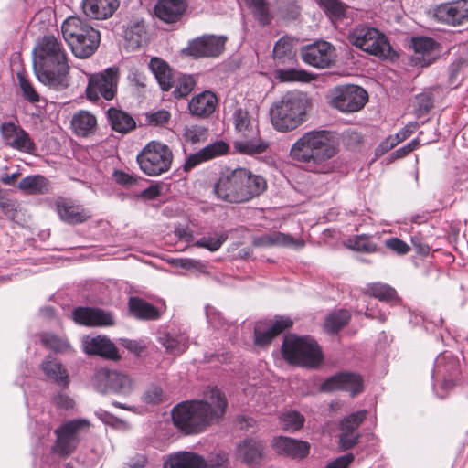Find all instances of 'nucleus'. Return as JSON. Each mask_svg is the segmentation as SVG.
<instances>
[{
	"label": "nucleus",
	"mask_w": 468,
	"mask_h": 468,
	"mask_svg": "<svg viewBox=\"0 0 468 468\" xmlns=\"http://www.w3.org/2000/svg\"><path fill=\"white\" fill-rule=\"evenodd\" d=\"M226 408L225 395L213 388L205 393L203 399L186 400L174 407L173 423L186 435L198 434L211 424L218 422Z\"/></svg>",
	"instance_id": "nucleus-1"
},
{
	"label": "nucleus",
	"mask_w": 468,
	"mask_h": 468,
	"mask_svg": "<svg viewBox=\"0 0 468 468\" xmlns=\"http://www.w3.org/2000/svg\"><path fill=\"white\" fill-rule=\"evenodd\" d=\"M337 147L331 132L312 130L304 133L292 145L289 156L305 171L328 174L335 167Z\"/></svg>",
	"instance_id": "nucleus-2"
},
{
	"label": "nucleus",
	"mask_w": 468,
	"mask_h": 468,
	"mask_svg": "<svg viewBox=\"0 0 468 468\" xmlns=\"http://www.w3.org/2000/svg\"><path fill=\"white\" fill-rule=\"evenodd\" d=\"M33 69L38 80L50 88L67 86L69 65L62 43L53 35H45L33 49Z\"/></svg>",
	"instance_id": "nucleus-3"
},
{
	"label": "nucleus",
	"mask_w": 468,
	"mask_h": 468,
	"mask_svg": "<svg viewBox=\"0 0 468 468\" xmlns=\"http://www.w3.org/2000/svg\"><path fill=\"white\" fill-rule=\"evenodd\" d=\"M267 182L245 168L222 174L215 183L213 193L218 199L228 203L247 202L266 190Z\"/></svg>",
	"instance_id": "nucleus-4"
},
{
	"label": "nucleus",
	"mask_w": 468,
	"mask_h": 468,
	"mask_svg": "<svg viewBox=\"0 0 468 468\" xmlns=\"http://www.w3.org/2000/svg\"><path fill=\"white\" fill-rule=\"evenodd\" d=\"M308 106L306 94L297 90L287 92L271 107L270 115L273 127L280 132L296 129L303 122Z\"/></svg>",
	"instance_id": "nucleus-5"
},
{
	"label": "nucleus",
	"mask_w": 468,
	"mask_h": 468,
	"mask_svg": "<svg viewBox=\"0 0 468 468\" xmlns=\"http://www.w3.org/2000/svg\"><path fill=\"white\" fill-rule=\"evenodd\" d=\"M65 41L78 58L91 57L101 42L100 32L79 16H69L61 25Z\"/></svg>",
	"instance_id": "nucleus-6"
},
{
	"label": "nucleus",
	"mask_w": 468,
	"mask_h": 468,
	"mask_svg": "<svg viewBox=\"0 0 468 468\" xmlns=\"http://www.w3.org/2000/svg\"><path fill=\"white\" fill-rule=\"evenodd\" d=\"M282 353L290 364L306 367H316L322 361L318 344L310 336L288 335L284 337Z\"/></svg>",
	"instance_id": "nucleus-7"
},
{
	"label": "nucleus",
	"mask_w": 468,
	"mask_h": 468,
	"mask_svg": "<svg viewBox=\"0 0 468 468\" xmlns=\"http://www.w3.org/2000/svg\"><path fill=\"white\" fill-rule=\"evenodd\" d=\"M173 158V152L167 144L151 141L137 154L136 161L144 174L158 176L170 170Z\"/></svg>",
	"instance_id": "nucleus-8"
},
{
	"label": "nucleus",
	"mask_w": 468,
	"mask_h": 468,
	"mask_svg": "<svg viewBox=\"0 0 468 468\" xmlns=\"http://www.w3.org/2000/svg\"><path fill=\"white\" fill-rule=\"evenodd\" d=\"M348 40L363 51L380 58H389L392 52V48L386 36L378 29L366 25L356 26L348 34Z\"/></svg>",
	"instance_id": "nucleus-9"
},
{
	"label": "nucleus",
	"mask_w": 468,
	"mask_h": 468,
	"mask_svg": "<svg viewBox=\"0 0 468 468\" xmlns=\"http://www.w3.org/2000/svg\"><path fill=\"white\" fill-rule=\"evenodd\" d=\"M120 70L118 67H110L101 72L91 74L86 89V95L90 101H96L102 97L110 101L117 92Z\"/></svg>",
	"instance_id": "nucleus-10"
},
{
	"label": "nucleus",
	"mask_w": 468,
	"mask_h": 468,
	"mask_svg": "<svg viewBox=\"0 0 468 468\" xmlns=\"http://www.w3.org/2000/svg\"><path fill=\"white\" fill-rule=\"evenodd\" d=\"M88 425L85 420H72L58 426L54 431L56 440L51 452L63 459L71 455L80 442L79 431Z\"/></svg>",
	"instance_id": "nucleus-11"
},
{
	"label": "nucleus",
	"mask_w": 468,
	"mask_h": 468,
	"mask_svg": "<svg viewBox=\"0 0 468 468\" xmlns=\"http://www.w3.org/2000/svg\"><path fill=\"white\" fill-rule=\"evenodd\" d=\"M368 99L367 91L356 85L337 86L330 90V105L342 112L361 110Z\"/></svg>",
	"instance_id": "nucleus-12"
},
{
	"label": "nucleus",
	"mask_w": 468,
	"mask_h": 468,
	"mask_svg": "<svg viewBox=\"0 0 468 468\" xmlns=\"http://www.w3.org/2000/svg\"><path fill=\"white\" fill-rule=\"evenodd\" d=\"M94 386L102 394L128 396L134 389V381L124 372L101 368L95 373Z\"/></svg>",
	"instance_id": "nucleus-13"
},
{
	"label": "nucleus",
	"mask_w": 468,
	"mask_h": 468,
	"mask_svg": "<svg viewBox=\"0 0 468 468\" xmlns=\"http://www.w3.org/2000/svg\"><path fill=\"white\" fill-rule=\"evenodd\" d=\"M227 37L205 35L189 41L184 52L195 58H216L224 50Z\"/></svg>",
	"instance_id": "nucleus-14"
},
{
	"label": "nucleus",
	"mask_w": 468,
	"mask_h": 468,
	"mask_svg": "<svg viewBox=\"0 0 468 468\" xmlns=\"http://www.w3.org/2000/svg\"><path fill=\"white\" fill-rule=\"evenodd\" d=\"M300 54L306 64L320 69L330 67L335 58V48L326 41H316L303 47Z\"/></svg>",
	"instance_id": "nucleus-15"
},
{
	"label": "nucleus",
	"mask_w": 468,
	"mask_h": 468,
	"mask_svg": "<svg viewBox=\"0 0 468 468\" xmlns=\"http://www.w3.org/2000/svg\"><path fill=\"white\" fill-rule=\"evenodd\" d=\"M0 131L5 144L11 148L26 153L35 150V144L29 134L19 125L12 122H3Z\"/></svg>",
	"instance_id": "nucleus-16"
},
{
	"label": "nucleus",
	"mask_w": 468,
	"mask_h": 468,
	"mask_svg": "<svg viewBox=\"0 0 468 468\" xmlns=\"http://www.w3.org/2000/svg\"><path fill=\"white\" fill-rule=\"evenodd\" d=\"M434 18L448 25H460L468 19V0H456L438 5L433 10Z\"/></svg>",
	"instance_id": "nucleus-17"
},
{
	"label": "nucleus",
	"mask_w": 468,
	"mask_h": 468,
	"mask_svg": "<svg viewBox=\"0 0 468 468\" xmlns=\"http://www.w3.org/2000/svg\"><path fill=\"white\" fill-rule=\"evenodd\" d=\"M75 323L86 326H109L114 324L112 313L100 308L77 307L72 312Z\"/></svg>",
	"instance_id": "nucleus-18"
},
{
	"label": "nucleus",
	"mask_w": 468,
	"mask_h": 468,
	"mask_svg": "<svg viewBox=\"0 0 468 468\" xmlns=\"http://www.w3.org/2000/svg\"><path fill=\"white\" fill-rule=\"evenodd\" d=\"M324 391L346 390L355 396L363 390V382L359 375L342 372L327 378L322 385Z\"/></svg>",
	"instance_id": "nucleus-19"
},
{
	"label": "nucleus",
	"mask_w": 468,
	"mask_h": 468,
	"mask_svg": "<svg viewBox=\"0 0 468 468\" xmlns=\"http://www.w3.org/2000/svg\"><path fill=\"white\" fill-rule=\"evenodd\" d=\"M275 452L282 456L294 460H303L310 453V444L301 440L280 436L272 441Z\"/></svg>",
	"instance_id": "nucleus-20"
},
{
	"label": "nucleus",
	"mask_w": 468,
	"mask_h": 468,
	"mask_svg": "<svg viewBox=\"0 0 468 468\" xmlns=\"http://www.w3.org/2000/svg\"><path fill=\"white\" fill-rule=\"evenodd\" d=\"M292 325L289 317H276L275 321L258 323L254 329L255 344L258 346L269 345L273 337Z\"/></svg>",
	"instance_id": "nucleus-21"
},
{
	"label": "nucleus",
	"mask_w": 468,
	"mask_h": 468,
	"mask_svg": "<svg viewBox=\"0 0 468 468\" xmlns=\"http://www.w3.org/2000/svg\"><path fill=\"white\" fill-rule=\"evenodd\" d=\"M83 350L87 355H96L112 360H119L120 355L115 345L106 336H85L82 340Z\"/></svg>",
	"instance_id": "nucleus-22"
},
{
	"label": "nucleus",
	"mask_w": 468,
	"mask_h": 468,
	"mask_svg": "<svg viewBox=\"0 0 468 468\" xmlns=\"http://www.w3.org/2000/svg\"><path fill=\"white\" fill-rule=\"evenodd\" d=\"M237 458L249 466L260 465L264 455L262 441L246 438L240 441L236 447Z\"/></svg>",
	"instance_id": "nucleus-23"
},
{
	"label": "nucleus",
	"mask_w": 468,
	"mask_h": 468,
	"mask_svg": "<svg viewBox=\"0 0 468 468\" xmlns=\"http://www.w3.org/2000/svg\"><path fill=\"white\" fill-rule=\"evenodd\" d=\"M229 151V145L223 141L209 144L199 151L189 154L183 165L184 171L188 172L198 165L215 157L220 156Z\"/></svg>",
	"instance_id": "nucleus-24"
},
{
	"label": "nucleus",
	"mask_w": 468,
	"mask_h": 468,
	"mask_svg": "<svg viewBox=\"0 0 468 468\" xmlns=\"http://www.w3.org/2000/svg\"><path fill=\"white\" fill-rule=\"evenodd\" d=\"M56 207L60 219L68 224H80L91 217L82 206L62 197L56 201Z\"/></svg>",
	"instance_id": "nucleus-25"
},
{
	"label": "nucleus",
	"mask_w": 468,
	"mask_h": 468,
	"mask_svg": "<svg viewBox=\"0 0 468 468\" xmlns=\"http://www.w3.org/2000/svg\"><path fill=\"white\" fill-rule=\"evenodd\" d=\"M459 372L458 363L451 356L445 354L439 356L435 361V367L432 373L433 378L443 377L442 388L451 389L454 387L452 377Z\"/></svg>",
	"instance_id": "nucleus-26"
},
{
	"label": "nucleus",
	"mask_w": 468,
	"mask_h": 468,
	"mask_svg": "<svg viewBox=\"0 0 468 468\" xmlns=\"http://www.w3.org/2000/svg\"><path fill=\"white\" fill-rule=\"evenodd\" d=\"M252 245L254 247L260 248L284 246L299 249L304 246V241L303 239H296L288 234L273 231L268 234L254 237L252 239Z\"/></svg>",
	"instance_id": "nucleus-27"
},
{
	"label": "nucleus",
	"mask_w": 468,
	"mask_h": 468,
	"mask_svg": "<svg viewBox=\"0 0 468 468\" xmlns=\"http://www.w3.org/2000/svg\"><path fill=\"white\" fill-rule=\"evenodd\" d=\"M185 0H158L154 6L156 16L165 23L178 21L186 9Z\"/></svg>",
	"instance_id": "nucleus-28"
},
{
	"label": "nucleus",
	"mask_w": 468,
	"mask_h": 468,
	"mask_svg": "<svg viewBox=\"0 0 468 468\" xmlns=\"http://www.w3.org/2000/svg\"><path fill=\"white\" fill-rule=\"evenodd\" d=\"M119 6V0H83L82 10L92 19H107Z\"/></svg>",
	"instance_id": "nucleus-29"
},
{
	"label": "nucleus",
	"mask_w": 468,
	"mask_h": 468,
	"mask_svg": "<svg viewBox=\"0 0 468 468\" xmlns=\"http://www.w3.org/2000/svg\"><path fill=\"white\" fill-rule=\"evenodd\" d=\"M217 104L216 95L212 91L205 90L191 99L188 109L192 115L208 117L214 112Z\"/></svg>",
	"instance_id": "nucleus-30"
},
{
	"label": "nucleus",
	"mask_w": 468,
	"mask_h": 468,
	"mask_svg": "<svg viewBox=\"0 0 468 468\" xmlns=\"http://www.w3.org/2000/svg\"><path fill=\"white\" fill-rule=\"evenodd\" d=\"M45 376L62 388L69 384V374L65 367L51 355L47 356L40 365Z\"/></svg>",
	"instance_id": "nucleus-31"
},
{
	"label": "nucleus",
	"mask_w": 468,
	"mask_h": 468,
	"mask_svg": "<svg viewBox=\"0 0 468 468\" xmlns=\"http://www.w3.org/2000/svg\"><path fill=\"white\" fill-rule=\"evenodd\" d=\"M157 341L167 354L174 356H179L188 348V337L181 333L161 332Z\"/></svg>",
	"instance_id": "nucleus-32"
},
{
	"label": "nucleus",
	"mask_w": 468,
	"mask_h": 468,
	"mask_svg": "<svg viewBox=\"0 0 468 468\" xmlns=\"http://www.w3.org/2000/svg\"><path fill=\"white\" fill-rule=\"evenodd\" d=\"M149 68L163 90H169L176 83V76L173 73L172 69L165 60L156 57L152 58L149 63Z\"/></svg>",
	"instance_id": "nucleus-33"
},
{
	"label": "nucleus",
	"mask_w": 468,
	"mask_h": 468,
	"mask_svg": "<svg viewBox=\"0 0 468 468\" xmlns=\"http://www.w3.org/2000/svg\"><path fill=\"white\" fill-rule=\"evenodd\" d=\"M71 126L76 135L87 137L96 132L97 119L90 112L80 111L73 115Z\"/></svg>",
	"instance_id": "nucleus-34"
},
{
	"label": "nucleus",
	"mask_w": 468,
	"mask_h": 468,
	"mask_svg": "<svg viewBox=\"0 0 468 468\" xmlns=\"http://www.w3.org/2000/svg\"><path fill=\"white\" fill-rule=\"evenodd\" d=\"M206 461L197 453L179 452L165 463L163 468H206Z\"/></svg>",
	"instance_id": "nucleus-35"
},
{
	"label": "nucleus",
	"mask_w": 468,
	"mask_h": 468,
	"mask_svg": "<svg viewBox=\"0 0 468 468\" xmlns=\"http://www.w3.org/2000/svg\"><path fill=\"white\" fill-rule=\"evenodd\" d=\"M41 344L47 348L58 355H74L75 349L65 336L58 335L51 332H45L40 335Z\"/></svg>",
	"instance_id": "nucleus-36"
},
{
	"label": "nucleus",
	"mask_w": 468,
	"mask_h": 468,
	"mask_svg": "<svg viewBox=\"0 0 468 468\" xmlns=\"http://www.w3.org/2000/svg\"><path fill=\"white\" fill-rule=\"evenodd\" d=\"M128 305L131 314L139 320H157L161 315L156 307L139 297H131Z\"/></svg>",
	"instance_id": "nucleus-37"
},
{
	"label": "nucleus",
	"mask_w": 468,
	"mask_h": 468,
	"mask_svg": "<svg viewBox=\"0 0 468 468\" xmlns=\"http://www.w3.org/2000/svg\"><path fill=\"white\" fill-rule=\"evenodd\" d=\"M18 188L30 195H44L51 190V185L48 178L41 175L27 176L18 184Z\"/></svg>",
	"instance_id": "nucleus-38"
},
{
	"label": "nucleus",
	"mask_w": 468,
	"mask_h": 468,
	"mask_svg": "<svg viewBox=\"0 0 468 468\" xmlns=\"http://www.w3.org/2000/svg\"><path fill=\"white\" fill-rule=\"evenodd\" d=\"M233 124L235 130L242 136L258 134L256 121L251 118L249 112L242 108H237L233 112Z\"/></svg>",
	"instance_id": "nucleus-39"
},
{
	"label": "nucleus",
	"mask_w": 468,
	"mask_h": 468,
	"mask_svg": "<svg viewBox=\"0 0 468 468\" xmlns=\"http://www.w3.org/2000/svg\"><path fill=\"white\" fill-rule=\"evenodd\" d=\"M234 148L240 154L254 155L265 153L269 148V143L257 136V134H253L237 140L234 143Z\"/></svg>",
	"instance_id": "nucleus-40"
},
{
	"label": "nucleus",
	"mask_w": 468,
	"mask_h": 468,
	"mask_svg": "<svg viewBox=\"0 0 468 468\" xmlns=\"http://www.w3.org/2000/svg\"><path fill=\"white\" fill-rule=\"evenodd\" d=\"M112 130L121 133H127L136 127L134 119L127 112L110 108L107 112Z\"/></svg>",
	"instance_id": "nucleus-41"
},
{
	"label": "nucleus",
	"mask_w": 468,
	"mask_h": 468,
	"mask_svg": "<svg viewBox=\"0 0 468 468\" xmlns=\"http://www.w3.org/2000/svg\"><path fill=\"white\" fill-rule=\"evenodd\" d=\"M273 59L276 65H293L296 61L292 40L289 37H281L273 48Z\"/></svg>",
	"instance_id": "nucleus-42"
},
{
	"label": "nucleus",
	"mask_w": 468,
	"mask_h": 468,
	"mask_svg": "<svg viewBox=\"0 0 468 468\" xmlns=\"http://www.w3.org/2000/svg\"><path fill=\"white\" fill-rule=\"evenodd\" d=\"M362 292L365 295L377 298L381 302H391L397 299V292L395 289L381 282L368 283L367 287L363 289Z\"/></svg>",
	"instance_id": "nucleus-43"
},
{
	"label": "nucleus",
	"mask_w": 468,
	"mask_h": 468,
	"mask_svg": "<svg viewBox=\"0 0 468 468\" xmlns=\"http://www.w3.org/2000/svg\"><path fill=\"white\" fill-rule=\"evenodd\" d=\"M145 27L143 20L133 19L129 22L124 30V38L133 48L141 46L145 37Z\"/></svg>",
	"instance_id": "nucleus-44"
},
{
	"label": "nucleus",
	"mask_w": 468,
	"mask_h": 468,
	"mask_svg": "<svg viewBox=\"0 0 468 468\" xmlns=\"http://www.w3.org/2000/svg\"><path fill=\"white\" fill-rule=\"evenodd\" d=\"M320 7L332 20H340L346 16L347 5L341 0H318Z\"/></svg>",
	"instance_id": "nucleus-45"
},
{
	"label": "nucleus",
	"mask_w": 468,
	"mask_h": 468,
	"mask_svg": "<svg viewBox=\"0 0 468 468\" xmlns=\"http://www.w3.org/2000/svg\"><path fill=\"white\" fill-rule=\"evenodd\" d=\"M228 235L224 232H212L203 236L194 242V246L204 248L210 251H217L227 240Z\"/></svg>",
	"instance_id": "nucleus-46"
},
{
	"label": "nucleus",
	"mask_w": 468,
	"mask_h": 468,
	"mask_svg": "<svg viewBox=\"0 0 468 468\" xmlns=\"http://www.w3.org/2000/svg\"><path fill=\"white\" fill-rule=\"evenodd\" d=\"M350 314L346 310H339L330 314L324 321V329L331 334L337 333L349 321Z\"/></svg>",
	"instance_id": "nucleus-47"
},
{
	"label": "nucleus",
	"mask_w": 468,
	"mask_h": 468,
	"mask_svg": "<svg viewBox=\"0 0 468 468\" xmlns=\"http://www.w3.org/2000/svg\"><path fill=\"white\" fill-rule=\"evenodd\" d=\"M348 247L356 251L364 253H374L378 251L377 244L372 240L369 235H356L348 239Z\"/></svg>",
	"instance_id": "nucleus-48"
},
{
	"label": "nucleus",
	"mask_w": 468,
	"mask_h": 468,
	"mask_svg": "<svg viewBox=\"0 0 468 468\" xmlns=\"http://www.w3.org/2000/svg\"><path fill=\"white\" fill-rule=\"evenodd\" d=\"M280 421L283 430L296 431L303 428L305 418L296 410H287L280 415Z\"/></svg>",
	"instance_id": "nucleus-49"
},
{
	"label": "nucleus",
	"mask_w": 468,
	"mask_h": 468,
	"mask_svg": "<svg viewBox=\"0 0 468 468\" xmlns=\"http://www.w3.org/2000/svg\"><path fill=\"white\" fill-rule=\"evenodd\" d=\"M274 76L282 82L310 80V75L305 70L295 68L277 69L274 71Z\"/></svg>",
	"instance_id": "nucleus-50"
},
{
	"label": "nucleus",
	"mask_w": 468,
	"mask_h": 468,
	"mask_svg": "<svg viewBox=\"0 0 468 468\" xmlns=\"http://www.w3.org/2000/svg\"><path fill=\"white\" fill-rule=\"evenodd\" d=\"M367 416V410H359L351 413L340 422V431L358 433L356 430L362 424Z\"/></svg>",
	"instance_id": "nucleus-51"
},
{
	"label": "nucleus",
	"mask_w": 468,
	"mask_h": 468,
	"mask_svg": "<svg viewBox=\"0 0 468 468\" xmlns=\"http://www.w3.org/2000/svg\"><path fill=\"white\" fill-rule=\"evenodd\" d=\"M207 129L201 125H189L184 129V139L193 144L205 142L207 139Z\"/></svg>",
	"instance_id": "nucleus-52"
},
{
	"label": "nucleus",
	"mask_w": 468,
	"mask_h": 468,
	"mask_svg": "<svg viewBox=\"0 0 468 468\" xmlns=\"http://www.w3.org/2000/svg\"><path fill=\"white\" fill-rule=\"evenodd\" d=\"M411 47L416 54L429 55L437 47V42L429 37H415L411 39Z\"/></svg>",
	"instance_id": "nucleus-53"
},
{
	"label": "nucleus",
	"mask_w": 468,
	"mask_h": 468,
	"mask_svg": "<svg viewBox=\"0 0 468 468\" xmlns=\"http://www.w3.org/2000/svg\"><path fill=\"white\" fill-rule=\"evenodd\" d=\"M196 81L190 75H183L176 80V88L173 94L176 98L180 99L186 97L194 89Z\"/></svg>",
	"instance_id": "nucleus-54"
},
{
	"label": "nucleus",
	"mask_w": 468,
	"mask_h": 468,
	"mask_svg": "<svg viewBox=\"0 0 468 468\" xmlns=\"http://www.w3.org/2000/svg\"><path fill=\"white\" fill-rule=\"evenodd\" d=\"M17 79L23 98L31 103L39 102L40 95L35 90L31 82L20 73L17 74Z\"/></svg>",
	"instance_id": "nucleus-55"
},
{
	"label": "nucleus",
	"mask_w": 468,
	"mask_h": 468,
	"mask_svg": "<svg viewBox=\"0 0 468 468\" xmlns=\"http://www.w3.org/2000/svg\"><path fill=\"white\" fill-rule=\"evenodd\" d=\"M170 118V112L165 110H159L145 113L146 123L155 127L165 125L169 122Z\"/></svg>",
	"instance_id": "nucleus-56"
},
{
	"label": "nucleus",
	"mask_w": 468,
	"mask_h": 468,
	"mask_svg": "<svg viewBox=\"0 0 468 468\" xmlns=\"http://www.w3.org/2000/svg\"><path fill=\"white\" fill-rule=\"evenodd\" d=\"M387 248L399 255H405L410 252V247L399 238H390L385 241Z\"/></svg>",
	"instance_id": "nucleus-57"
},
{
	"label": "nucleus",
	"mask_w": 468,
	"mask_h": 468,
	"mask_svg": "<svg viewBox=\"0 0 468 468\" xmlns=\"http://www.w3.org/2000/svg\"><path fill=\"white\" fill-rule=\"evenodd\" d=\"M359 437V433L340 431L339 445L344 450H349L357 444Z\"/></svg>",
	"instance_id": "nucleus-58"
},
{
	"label": "nucleus",
	"mask_w": 468,
	"mask_h": 468,
	"mask_svg": "<svg viewBox=\"0 0 468 468\" xmlns=\"http://www.w3.org/2000/svg\"><path fill=\"white\" fill-rule=\"evenodd\" d=\"M143 399L145 403L157 404L163 399V389L160 387L153 386L145 391Z\"/></svg>",
	"instance_id": "nucleus-59"
},
{
	"label": "nucleus",
	"mask_w": 468,
	"mask_h": 468,
	"mask_svg": "<svg viewBox=\"0 0 468 468\" xmlns=\"http://www.w3.org/2000/svg\"><path fill=\"white\" fill-rule=\"evenodd\" d=\"M254 16L260 22L261 26H266L271 22V15L269 13V9L267 7V4L264 3L262 5H257L253 7Z\"/></svg>",
	"instance_id": "nucleus-60"
},
{
	"label": "nucleus",
	"mask_w": 468,
	"mask_h": 468,
	"mask_svg": "<svg viewBox=\"0 0 468 468\" xmlns=\"http://www.w3.org/2000/svg\"><path fill=\"white\" fill-rule=\"evenodd\" d=\"M354 461V455L352 453H347L346 455L340 456L331 463H329L325 468H348L351 463Z\"/></svg>",
	"instance_id": "nucleus-61"
},
{
	"label": "nucleus",
	"mask_w": 468,
	"mask_h": 468,
	"mask_svg": "<svg viewBox=\"0 0 468 468\" xmlns=\"http://www.w3.org/2000/svg\"><path fill=\"white\" fill-rule=\"evenodd\" d=\"M120 343L123 347L134 354H140L144 348V345L142 341L138 340L121 338Z\"/></svg>",
	"instance_id": "nucleus-62"
},
{
	"label": "nucleus",
	"mask_w": 468,
	"mask_h": 468,
	"mask_svg": "<svg viewBox=\"0 0 468 468\" xmlns=\"http://www.w3.org/2000/svg\"><path fill=\"white\" fill-rule=\"evenodd\" d=\"M419 146H420L419 140L414 139V140L410 141L409 144H407L406 145L397 149L393 153V155L395 158H402V157L408 155L410 153H411L415 149H417Z\"/></svg>",
	"instance_id": "nucleus-63"
},
{
	"label": "nucleus",
	"mask_w": 468,
	"mask_h": 468,
	"mask_svg": "<svg viewBox=\"0 0 468 468\" xmlns=\"http://www.w3.org/2000/svg\"><path fill=\"white\" fill-rule=\"evenodd\" d=\"M399 143L397 142V138L395 137V135H390L379 144V145L376 149V153L377 154H383L384 153H387L392 148H394Z\"/></svg>",
	"instance_id": "nucleus-64"
}]
</instances>
